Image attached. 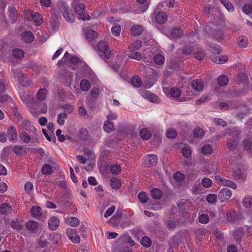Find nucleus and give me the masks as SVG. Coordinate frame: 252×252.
<instances>
[{
	"label": "nucleus",
	"instance_id": "2eb2a0df",
	"mask_svg": "<svg viewBox=\"0 0 252 252\" xmlns=\"http://www.w3.org/2000/svg\"><path fill=\"white\" fill-rule=\"evenodd\" d=\"M144 160L145 163L149 166H155L158 162V158L155 155H148Z\"/></svg>",
	"mask_w": 252,
	"mask_h": 252
},
{
	"label": "nucleus",
	"instance_id": "dca6fc26",
	"mask_svg": "<svg viewBox=\"0 0 252 252\" xmlns=\"http://www.w3.org/2000/svg\"><path fill=\"white\" fill-rule=\"evenodd\" d=\"M59 219L57 217H51L48 220L49 228L52 230H56L59 227Z\"/></svg>",
	"mask_w": 252,
	"mask_h": 252
},
{
	"label": "nucleus",
	"instance_id": "bf43d9fd",
	"mask_svg": "<svg viewBox=\"0 0 252 252\" xmlns=\"http://www.w3.org/2000/svg\"><path fill=\"white\" fill-rule=\"evenodd\" d=\"M243 205L246 207H250L252 205V197L246 196L243 201Z\"/></svg>",
	"mask_w": 252,
	"mask_h": 252
},
{
	"label": "nucleus",
	"instance_id": "e2e57ef3",
	"mask_svg": "<svg viewBox=\"0 0 252 252\" xmlns=\"http://www.w3.org/2000/svg\"><path fill=\"white\" fill-rule=\"evenodd\" d=\"M209 220V217L207 214H201L199 216V221L201 223H207Z\"/></svg>",
	"mask_w": 252,
	"mask_h": 252
},
{
	"label": "nucleus",
	"instance_id": "0eeeda50",
	"mask_svg": "<svg viewBox=\"0 0 252 252\" xmlns=\"http://www.w3.org/2000/svg\"><path fill=\"white\" fill-rule=\"evenodd\" d=\"M231 195L232 192L230 189L223 188L220 190L218 194V198L221 202H223L228 200Z\"/></svg>",
	"mask_w": 252,
	"mask_h": 252
},
{
	"label": "nucleus",
	"instance_id": "20e7f679",
	"mask_svg": "<svg viewBox=\"0 0 252 252\" xmlns=\"http://www.w3.org/2000/svg\"><path fill=\"white\" fill-rule=\"evenodd\" d=\"M60 10L62 12L64 19L69 22L72 23L74 21L75 17L71 13L69 6L65 3H62L60 6Z\"/></svg>",
	"mask_w": 252,
	"mask_h": 252
},
{
	"label": "nucleus",
	"instance_id": "6e6d98bb",
	"mask_svg": "<svg viewBox=\"0 0 252 252\" xmlns=\"http://www.w3.org/2000/svg\"><path fill=\"white\" fill-rule=\"evenodd\" d=\"M177 133L176 131L173 128L169 129L166 132V136L170 139H173L176 137Z\"/></svg>",
	"mask_w": 252,
	"mask_h": 252
},
{
	"label": "nucleus",
	"instance_id": "052dcab7",
	"mask_svg": "<svg viewBox=\"0 0 252 252\" xmlns=\"http://www.w3.org/2000/svg\"><path fill=\"white\" fill-rule=\"evenodd\" d=\"M80 137L83 140H87L88 139V132L86 128H83L80 130Z\"/></svg>",
	"mask_w": 252,
	"mask_h": 252
},
{
	"label": "nucleus",
	"instance_id": "c03bdc74",
	"mask_svg": "<svg viewBox=\"0 0 252 252\" xmlns=\"http://www.w3.org/2000/svg\"><path fill=\"white\" fill-rule=\"evenodd\" d=\"M32 19L33 22L37 25H39L42 23L41 16L39 13L32 14Z\"/></svg>",
	"mask_w": 252,
	"mask_h": 252
},
{
	"label": "nucleus",
	"instance_id": "13d9d810",
	"mask_svg": "<svg viewBox=\"0 0 252 252\" xmlns=\"http://www.w3.org/2000/svg\"><path fill=\"white\" fill-rule=\"evenodd\" d=\"M212 181L208 178H204L202 180V185L203 187L208 188L210 187L212 185Z\"/></svg>",
	"mask_w": 252,
	"mask_h": 252
},
{
	"label": "nucleus",
	"instance_id": "69168bd1",
	"mask_svg": "<svg viewBox=\"0 0 252 252\" xmlns=\"http://www.w3.org/2000/svg\"><path fill=\"white\" fill-rule=\"evenodd\" d=\"M128 57L130 59H133L136 60H140V59H142V54L140 52H136L134 53H131L129 55Z\"/></svg>",
	"mask_w": 252,
	"mask_h": 252
},
{
	"label": "nucleus",
	"instance_id": "338daca9",
	"mask_svg": "<svg viewBox=\"0 0 252 252\" xmlns=\"http://www.w3.org/2000/svg\"><path fill=\"white\" fill-rule=\"evenodd\" d=\"M115 207L114 206H112L110 208H109L105 213L104 214V217L105 218H107L110 216L115 211Z\"/></svg>",
	"mask_w": 252,
	"mask_h": 252
},
{
	"label": "nucleus",
	"instance_id": "8fccbe9b",
	"mask_svg": "<svg viewBox=\"0 0 252 252\" xmlns=\"http://www.w3.org/2000/svg\"><path fill=\"white\" fill-rule=\"evenodd\" d=\"M13 56L16 59H20L24 56L23 51L19 49H15L12 51Z\"/></svg>",
	"mask_w": 252,
	"mask_h": 252
},
{
	"label": "nucleus",
	"instance_id": "6ab92c4d",
	"mask_svg": "<svg viewBox=\"0 0 252 252\" xmlns=\"http://www.w3.org/2000/svg\"><path fill=\"white\" fill-rule=\"evenodd\" d=\"M79 220L76 217H67L65 219V222L66 224L71 226L75 227L79 224Z\"/></svg>",
	"mask_w": 252,
	"mask_h": 252
},
{
	"label": "nucleus",
	"instance_id": "bb28decb",
	"mask_svg": "<svg viewBox=\"0 0 252 252\" xmlns=\"http://www.w3.org/2000/svg\"><path fill=\"white\" fill-rule=\"evenodd\" d=\"M110 185L113 189H119L121 185L120 180L117 177H113L110 180Z\"/></svg>",
	"mask_w": 252,
	"mask_h": 252
},
{
	"label": "nucleus",
	"instance_id": "2f4dec72",
	"mask_svg": "<svg viewBox=\"0 0 252 252\" xmlns=\"http://www.w3.org/2000/svg\"><path fill=\"white\" fill-rule=\"evenodd\" d=\"M31 214L34 217H38L42 214V209L38 206H33L31 210Z\"/></svg>",
	"mask_w": 252,
	"mask_h": 252
},
{
	"label": "nucleus",
	"instance_id": "37998d69",
	"mask_svg": "<svg viewBox=\"0 0 252 252\" xmlns=\"http://www.w3.org/2000/svg\"><path fill=\"white\" fill-rule=\"evenodd\" d=\"M167 20V15L164 12H158V24H164Z\"/></svg>",
	"mask_w": 252,
	"mask_h": 252
},
{
	"label": "nucleus",
	"instance_id": "423d86ee",
	"mask_svg": "<svg viewBox=\"0 0 252 252\" xmlns=\"http://www.w3.org/2000/svg\"><path fill=\"white\" fill-rule=\"evenodd\" d=\"M215 181L219 185L228 187L233 189H236L237 188V185L233 181L224 179L219 175L215 176Z\"/></svg>",
	"mask_w": 252,
	"mask_h": 252
},
{
	"label": "nucleus",
	"instance_id": "a18cd8bd",
	"mask_svg": "<svg viewBox=\"0 0 252 252\" xmlns=\"http://www.w3.org/2000/svg\"><path fill=\"white\" fill-rule=\"evenodd\" d=\"M220 1L228 11L232 12L234 10L232 3L228 0H220Z\"/></svg>",
	"mask_w": 252,
	"mask_h": 252
},
{
	"label": "nucleus",
	"instance_id": "f704fd0d",
	"mask_svg": "<svg viewBox=\"0 0 252 252\" xmlns=\"http://www.w3.org/2000/svg\"><path fill=\"white\" fill-rule=\"evenodd\" d=\"M47 94V91L45 89H40L36 94L37 98L39 100H44Z\"/></svg>",
	"mask_w": 252,
	"mask_h": 252
},
{
	"label": "nucleus",
	"instance_id": "4d7b16f0",
	"mask_svg": "<svg viewBox=\"0 0 252 252\" xmlns=\"http://www.w3.org/2000/svg\"><path fill=\"white\" fill-rule=\"evenodd\" d=\"M67 114L63 113L60 114L58 116V123L60 125H63L64 124V120L67 118Z\"/></svg>",
	"mask_w": 252,
	"mask_h": 252
},
{
	"label": "nucleus",
	"instance_id": "6e6552de",
	"mask_svg": "<svg viewBox=\"0 0 252 252\" xmlns=\"http://www.w3.org/2000/svg\"><path fill=\"white\" fill-rule=\"evenodd\" d=\"M66 233L69 239L74 243L78 244L80 242V236L75 229L68 228L66 230Z\"/></svg>",
	"mask_w": 252,
	"mask_h": 252
},
{
	"label": "nucleus",
	"instance_id": "774afa93",
	"mask_svg": "<svg viewBox=\"0 0 252 252\" xmlns=\"http://www.w3.org/2000/svg\"><path fill=\"white\" fill-rule=\"evenodd\" d=\"M214 121V123L218 126H220L224 127L227 125L226 122L221 119L215 118Z\"/></svg>",
	"mask_w": 252,
	"mask_h": 252
},
{
	"label": "nucleus",
	"instance_id": "ea45409f",
	"mask_svg": "<svg viewBox=\"0 0 252 252\" xmlns=\"http://www.w3.org/2000/svg\"><path fill=\"white\" fill-rule=\"evenodd\" d=\"M228 78L225 75H221L218 78V84L222 86H225L228 84Z\"/></svg>",
	"mask_w": 252,
	"mask_h": 252
},
{
	"label": "nucleus",
	"instance_id": "7c9ffc66",
	"mask_svg": "<svg viewBox=\"0 0 252 252\" xmlns=\"http://www.w3.org/2000/svg\"><path fill=\"white\" fill-rule=\"evenodd\" d=\"M10 226L12 228L16 230L17 231H20L23 228V225L20 223L17 219L12 220L10 222Z\"/></svg>",
	"mask_w": 252,
	"mask_h": 252
},
{
	"label": "nucleus",
	"instance_id": "4468645a",
	"mask_svg": "<svg viewBox=\"0 0 252 252\" xmlns=\"http://www.w3.org/2000/svg\"><path fill=\"white\" fill-rule=\"evenodd\" d=\"M191 88L195 92H200L204 89V83L201 80H193L191 83Z\"/></svg>",
	"mask_w": 252,
	"mask_h": 252
},
{
	"label": "nucleus",
	"instance_id": "09e8293b",
	"mask_svg": "<svg viewBox=\"0 0 252 252\" xmlns=\"http://www.w3.org/2000/svg\"><path fill=\"white\" fill-rule=\"evenodd\" d=\"M204 134L203 129L199 127L195 128L193 130V135L197 138H201Z\"/></svg>",
	"mask_w": 252,
	"mask_h": 252
},
{
	"label": "nucleus",
	"instance_id": "603ef678",
	"mask_svg": "<svg viewBox=\"0 0 252 252\" xmlns=\"http://www.w3.org/2000/svg\"><path fill=\"white\" fill-rule=\"evenodd\" d=\"M217 196L214 194H209L206 197V200L209 203L215 204L217 201Z\"/></svg>",
	"mask_w": 252,
	"mask_h": 252
},
{
	"label": "nucleus",
	"instance_id": "58836bf2",
	"mask_svg": "<svg viewBox=\"0 0 252 252\" xmlns=\"http://www.w3.org/2000/svg\"><path fill=\"white\" fill-rule=\"evenodd\" d=\"M80 87L83 91H88L91 87L90 82L88 80L86 79L82 80L80 82Z\"/></svg>",
	"mask_w": 252,
	"mask_h": 252
},
{
	"label": "nucleus",
	"instance_id": "4be33fe9",
	"mask_svg": "<svg viewBox=\"0 0 252 252\" xmlns=\"http://www.w3.org/2000/svg\"><path fill=\"white\" fill-rule=\"evenodd\" d=\"M24 40L26 43H31L33 40V34L30 31H26L22 34Z\"/></svg>",
	"mask_w": 252,
	"mask_h": 252
},
{
	"label": "nucleus",
	"instance_id": "864d4df0",
	"mask_svg": "<svg viewBox=\"0 0 252 252\" xmlns=\"http://www.w3.org/2000/svg\"><path fill=\"white\" fill-rule=\"evenodd\" d=\"M226 217L228 221H234L236 219V212L231 210L227 214Z\"/></svg>",
	"mask_w": 252,
	"mask_h": 252
},
{
	"label": "nucleus",
	"instance_id": "412c9836",
	"mask_svg": "<svg viewBox=\"0 0 252 252\" xmlns=\"http://www.w3.org/2000/svg\"><path fill=\"white\" fill-rule=\"evenodd\" d=\"M86 38L89 41H92L96 39L97 37V33L94 31L88 30L85 32Z\"/></svg>",
	"mask_w": 252,
	"mask_h": 252
},
{
	"label": "nucleus",
	"instance_id": "b1692460",
	"mask_svg": "<svg viewBox=\"0 0 252 252\" xmlns=\"http://www.w3.org/2000/svg\"><path fill=\"white\" fill-rule=\"evenodd\" d=\"M183 35V31L181 29L177 28H174L171 32V37L176 39L181 37Z\"/></svg>",
	"mask_w": 252,
	"mask_h": 252
},
{
	"label": "nucleus",
	"instance_id": "c85d7f7f",
	"mask_svg": "<svg viewBox=\"0 0 252 252\" xmlns=\"http://www.w3.org/2000/svg\"><path fill=\"white\" fill-rule=\"evenodd\" d=\"M201 153L204 155L211 154L213 152V148L210 144H205L201 149Z\"/></svg>",
	"mask_w": 252,
	"mask_h": 252
},
{
	"label": "nucleus",
	"instance_id": "f257e3e1",
	"mask_svg": "<svg viewBox=\"0 0 252 252\" xmlns=\"http://www.w3.org/2000/svg\"><path fill=\"white\" fill-rule=\"evenodd\" d=\"M97 49L98 55L101 58L108 59L112 57V52L106 41H100L97 44Z\"/></svg>",
	"mask_w": 252,
	"mask_h": 252
},
{
	"label": "nucleus",
	"instance_id": "de8ad7c7",
	"mask_svg": "<svg viewBox=\"0 0 252 252\" xmlns=\"http://www.w3.org/2000/svg\"><path fill=\"white\" fill-rule=\"evenodd\" d=\"M170 94L172 97L178 98L181 94L180 89L176 88H172L170 90Z\"/></svg>",
	"mask_w": 252,
	"mask_h": 252
},
{
	"label": "nucleus",
	"instance_id": "c756f323",
	"mask_svg": "<svg viewBox=\"0 0 252 252\" xmlns=\"http://www.w3.org/2000/svg\"><path fill=\"white\" fill-rule=\"evenodd\" d=\"M41 172L44 175H50L52 174L53 170L51 165L49 164H45L41 168Z\"/></svg>",
	"mask_w": 252,
	"mask_h": 252
},
{
	"label": "nucleus",
	"instance_id": "79ce46f5",
	"mask_svg": "<svg viewBox=\"0 0 252 252\" xmlns=\"http://www.w3.org/2000/svg\"><path fill=\"white\" fill-rule=\"evenodd\" d=\"M140 244L146 248H149L151 246L152 241L148 236H144L140 241Z\"/></svg>",
	"mask_w": 252,
	"mask_h": 252
},
{
	"label": "nucleus",
	"instance_id": "49530a36",
	"mask_svg": "<svg viewBox=\"0 0 252 252\" xmlns=\"http://www.w3.org/2000/svg\"><path fill=\"white\" fill-rule=\"evenodd\" d=\"M182 153L186 158H189L191 154V151L189 146L186 145L182 149Z\"/></svg>",
	"mask_w": 252,
	"mask_h": 252
},
{
	"label": "nucleus",
	"instance_id": "72a5a7b5",
	"mask_svg": "<svg viewBox=\"0 0 252 252\" xmlns=\"http://www.w3.org/2000/svg\"><path fill=\"white\" fill-rule=\"evenodd\" d=\"M228 60V57L226 56H216L215 58L212 59V61L213 62L217 63H220V64H222L225 63Z\"/></svg>",
	"mask_w": 252,
	"mask_h": 252
},
{
	"label": "nucleus",
	"instance_id": "ddd939ff",
	"mask_svg": "<svg viewBox=\"0 0 252 252\" xmlns=\"http://www.w3.org/2000/svg\"><path fill=\"white\" fill-rule=\"evenodd\" d=\"M28 131H24L20 134V139L25 143H28L30 142L32 143H39L40 142H34L32 141V133H28Z\"/></svg>",
	"mask_w": 252,
	"mask_h": 252
},
{
	"label": "nucleus",
	"instance_id": "3c124183",
	"mask_svg": "<svg viewBox=\"0 0 252 252\" xmlns=\"http://www.w3.org/2000/svg\"><path fill=\"white\" fill-rule=\"evenodd\" d=\"M245 149L252 154V141L250 140H245L243 142Z\"/></svg>",
	"mask_w": 252,
	"mask_h": 252
},
{
	"label": "nucleus",
	"instance_id": "5701e85b",
	"mask_svg": "<svg viewBox=\"0 0 252 252\" xmlns=\"http://www.w3.org/2000/svg\"><path fill=\"white\" fill-rule=\"evenodd\" d=\"M38 226V222L34 220L29 221L26 224L27 228L32 232H35V231L37 229Z\"/></svg>",
	"mask_w": 252,
	"mask_h": 252
},
{
	"label": "nucleus",
	"instance_id": "7ed1b4c3",
	"mask_svg": "<svg viewBox=\"0 0 252 252\" xmlns=\"http://www.w3.org/2000/svg\"><path fill=\"white\" fill-rule=\"evenodd\" d=\"M23 126L27 131L29 133H32V141L34 142H40V138L39 137L37 129L28 120H24L23 122Z\"/></svg>",
	"mask_w": 252,
	"mask_h": 252
},
{
	"label": "nucleus",
	"instance_id": "9b49d317",
	"mask_svg": "<svg viewBox=\"0 0 252 252\" xmlns=\"http://www.w3.org/2000/svg\"><path fill=\"white\" fill-rule=\"evenodd\" d=\"M139 93L143 97L148 99L151 102H155L157 100V96L155 94H152L149 91L141 89L139 91Z\"/></svg>",
	"mask_w": 252,
	"mask_h": 252
},
{
	"label": "nucleus",
	"instance_id": "c9c22d12",
	"mask_svg": "<svg viewBox=\"0 0 252 252\" xmlns=\"http://www.w3.org/2000/svg\"><path fill=\"white\" fill-rule=\"evenodd\" d=\"M138 198L142 204H145L148 201L149 197L147 194L144 191H141L138 195Z\"/></svg>",
	"mask_w": 252,
	"mask_h": 252
},
{
	"label": "nucleus",
	"instance_id": "aec40b11",
	"mask_svg": "<svg viewBox=\"0 0 252 252\" xmlns=\"http://www.w3.org/2000/svg\"><path fill=\"white\" fill-rule=\"evenodd\" d=\"M13 151L16 155L21 156L26 153V148L24 146L15 145Z\"/></svg>",
	"mask_w": 252,
	"mask_h": 252
},
{
	"label": "nucleus",
	"instance_id": "a211bd4d",
	"mask_svg": "<svg viewBox=\"0 0 252 252\" xmlns=\"http://www.w3.org/2000/svg\"><path fill=\"white\" fill-rule=\"evenodd\" d=\"M63 60L64 62L68 61L73 63H77L79 60L77 57L74 55H70L68 52L65 53Z\"/></svg>",
	"mask_w": 252,
	"mask_h": 252
},
{
	"label": "nucleus",
	"instance_id": "f3484780",
	"mask_svg": "<svg viewBox=\"0 0 252 252\" xmlns=\"http://www.w3.org/2000/svg\"><path fill=\"white\" fill-rule=\"evenodd\" d=\"M147 0H136L140 4L137 8V13H142L145 12L148 8L149 5L146 3Z\"/></svg>",
	"mask_w": 252,
	"mask_h": 252
},
{
	"label": "nucleus",
	"instance_id": "4c0bfd02",
	"mask_svg": "<svg viewBox=\"0 0 252 252\" xmlns=\"http://www.w3.org/2000/svg\"><path fill=\"white\" fill-rule=\"evenodd\" d=\"M131 84L134 87L139 88L142 84V80L138 76H134L131 78Z\"/></svg>",
	"mask_w": 252,
	"mask_h": 252
},
{
	"label": "nucleus",
	"instance_id": "1a4fd4ad",
	"mask_svg": "<svg viewBox=\"0 0 252 252\" xmlns=\"http://www.w3.org/2000/svg\"><path fill=\"white\" fill-rule=\"evenodd\" d=\"M7 136L9 140L12 143H15L18 140V134L16 129L11 126L8 127L7 130Z\"/></svg>",
	"mask_w": 252,
	"mask_h": 252
},
{
	"label": "nucleus",
	"instance_id": "a19ab883",
	"mask_svg": "<svg viewBox=\"0 0 252 252\" xmlns=\"http://www.w3.org/2000/svg\"><path fill=\"white\" fill-rule=\"evenodd\" d=\"M238 44L241 47L245 48L248 45V40L247 37L241 36L237 39Z\"/></svg>",
	"mask_w": 252,
	"mask_h": 252
},
{
	"label": "nucleus",
	"instance_id": "f03ea898",
	"mask_svg": "<svg viewBox=\"0 0 252 252\" xmlns=\"http://www.w3.org/2000/svg\"><path fill=\"white\" fill-rule=\"evenodd\" d=\"M72 6L74 10L79 16V19L83 21L89 20L90 16L85 11V6L82 3L78 2L77 0L72 2Z\"/></svg>",
	"mask_w": 252,
	"mask_h": 252
},
{
	"label": "nucleus",
	"instance_id": "5fc2aeb1",
	"mask_svg": "<svg viewBox=\"0 0 252 252\" xmlns=\"http://www.w3.org/2000/svg\"><path fill=\"white\" fill-rule=\"evenodd\" d=\"M238 146V142L232 139H230L227 142L228 148L231 150L236 149Z\"/></svg>",
	"mask_w": 252,
	"mask_h": 252
},
{
	"label": "nucleus",
	"instance_id": "f8f14e48",
	"mask_svg": "<svg viewBox=\"0 0 252 252\" xmlns=\"http://www.w3.org/2000/svg\"><path fill=\"white\" fill-rule=\"evenodd\" d=\"M59 76L61 80L64 83L70 82L72 77L71 72L66 69L61 70L59 73Z\"/></svg>",
	"mask_w": 252,
	"mask_h": 252
},
{
	"label": "nucleus",
	"instance_id": "39448f33",
	"mask_svg": "<svg viewBox=\"0 0 252 252\" xmlns=\"http://www.w3.org/2000/svg\"><path fill=\"white\" fill-rule=\"evenodd\" d=\"M12 72L13 73L14 77L17 79L19 84L23 87H27L31 83V80H25L24 74L21 73L19 69H12Z\"/></svg>",
	"mask_w": 252,
	"mask_h": 252
},
{
	"label": "nucleus",
	"instance_id": "393cba45",
	"mask_svg": "<svg viewBox=\"0 0 252 252\" xmlns=\"http://www.w3.org/2000/svg\"><path fill=\"white\" fill-rule=\"evenodd\" d=\"M151 135V132L147 128H143L140 131V136L143 140L150 139Z\"/></svg>",
	"mask_w": 252,
	"mask_h": 252
},
{
	"label": "nucleus",
	"instance_id": "473e14b6",
	"mask_svg": "<svg viewBox=\"0 0 252 252\" xmlns=\"http://www.w3.org/2000/svg\"><path fill=\"white\" fill-rule=\"evenodd\" d=\"M110 171L113 175H118L121 172V167L118 164L111 165L110 166Z\"/></svg>",
	"mask_w": 252,
	"mask_h": 252
},
{
	"label": "nucleus",
	"instance_id": "9d476101",
	"mask_svg": "<svg viewBox=\"0 0 252 252\" xmlns=\"http://www.w3.org/2000/svg\"><path fill=\"white\" fill-rule=\"evenodd\" d=\"M21 99L30 109V111L33 114H35L34 109L32 107L34 102L33 99L30 95H21Z\"/></svg>",
	"mask_w": 252,
	"mask_h": 252
},
{
	"label": "nucleus",
	"instance_id": "680f3d73",
	"mask_svg": "<svg viewBox=\"0 0 252 252\" xmlns=\"http://www.w3.org/2000/svg\"><path fill=\"white\" fill-rule=\"evenodd\" d=\"M173 177L176 181L181 182L184 180L185 175L180 172H176L174 174Z\"/></svg>",
	"mask_w": 252,
	"mask_h": 252
},
{
	"label": "nucleus",
	"instance_id": "e433bc0d",
	"mask_svg": "<svg viewBox=\"0 0 252 252\" xmlns=\"http://www.w3.org/2000/svg\"><path fill=\"white\" fill-rule=\"evenodd\" d=\"M11 211V206L8 203H4L0 206V212L2 214H7Z\"/></svg>",
	"mask_w": 252,
	"mask_h": 252
},
{
	"label": "nucleus",
	"instance_id": "0e129e2a",
	"mask_svg": "<svg viewBox=\"0 0 252 252\" xmlns=\"http://www.w3.org/2000/svg\"><path fill=\"white\" fill-rule=\"evenodd\" d=\"M112 33L115 36H118L120 35L121 32V27L119 25H116L111 28Z\"/></svg>",
	"mask_w": 252,
	"mask_h": 252
},
{
	"label": "nucleus",
	"instance_id": "a878e982",
	"mask_svg": "<svg viewBox=\"0 0 252 252\" xmlns=\"http://www.w3.org/2000/svg\"><path fill=\"white\" fill-rule=\"evenodd\" d=\"M143 28L140 25H134L131 28V33L134 36L141 34L143 32Z\"/></svg>",
	"mask_w": 252,
	"mask_h": 252
},
{
	"label": "nucleus",
	"instance_id": "cd10ccee",
	"mask_svg": "<svg viewBox=\"0 0 252 252\" xmlns=\"http://www.w3.org/2000/svg\"><path fill=\"white\" fill-rule=\"evenodd\" d=\"M103 129L106 132H111L114 130V124L109 121H106L103 125Z\"/></svg>",
	"mask_w": 252,
	"mask_h": 252
}]
</instances>
